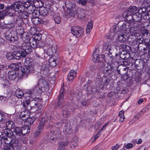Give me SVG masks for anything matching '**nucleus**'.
Here are the masks:
<instances>
[{"label":"nucleus","mask_w":150,"mask_h":150,"mask_svg":"<svg viewBox=\"0 0 150 150\" xmlns=\"http://www.w3.org/2000/svg\"><path fill=\"white\" fill-rule=\"evenodd\" d=\"M105 64V66L103 67H102L101 66H100V67L102 68H103L104 67L103 70L105 73V71L107 72H108L109 71H110L111 70L113 69V70H114V68L115 69H117V67L116 66L115 67L113 66V64Z\"/></svg>","instance_id":"obj_27"},{"label":"nucleus","mask_w":150,"mask_h":150,"mask_svg":"<svg viewBox=\"0 0 150 150\" xmlns=\"http://www.w3.org/2000/svg\"><path fill=\"white\" fill-rule=\"evenodd\" d=\"M65 4L67 9H76L77 8L73 0H67L65 1Z\"/></svg>","instance_id":"obj_20"},{"label":"nucleus","mask_w":150,"mask_h":150,"mask_svg":"<svg viewBox=\"0 0 150 150\" xmlns=\"http://www.w3.org/2000/svg\"><path fill=\"white\" fill-rule=\"evenodd\" d=\"M19 14V17L20 18L22 19H25L29 16L30 14L28 12V11H24V10L21 11L20 13H18Z\"/></svg>","instance_id":"obj_38"},{"label":"nucleus","mask_w":150,"mask_h":150,"mask_svg":"<svg viewBox=\"0 0 150 150\" xmlns=\"http://www.w3.org/2000/svg\"><path fill=\"white\" fill-rule=\"evenodd\" d=\"M62 114L63 117L67 118L70 115V112L67 108H64L62 111Z\"/></svg>","instance_id":"obj_51"},{"label":"nucleus","mask_w":150,"mask_h":150,"mask_svg":"<svg viewBox=\"0 0 150 150\" xmlns=\"http://www.w3.org/2000/svg\"><path fill=\"white\" fill-rule=\"evenodd\" d=\"M30 128L27 126L21 127L22 135H25L30 132Z\"/></svg>","instance_id":"obj_42"},{"label":"nucleus","mask_w":150,"mask_h":150,"mask_svg":"<svg viewBox=\"0 0 150 150\" xmlns=\"http://www.w3.org/2000/svg\"><path fill=\"white\" fill-rule=\"evenodd\" d=\"M132 25L131 28L129 30V31L130 32L132 35H134L135 34L138 33L139 28L137 24L132 23Z\"/></svg>","instance_id":"obj_24"},{"label":"nucleus","mask_w":150,"mask_h":150,"mask_svg":"<svg viewBox=\"0 0 150 150\" xmlns=\"http://www.w3.org/2000/svg\"><path fill=\"white\" fill-rule=\"evenodd\" d=\"M6 126L7 128L9 129H13L15 127L14 122L11 121H8L6 123Z\"/></svg>","instance_id":"obj_45"},{"label":"nucleus","mask_w":150,"mask_h":150,"mask_svg":"<svg viewBox=\"0 0 150 150\" xmlns=\"http://www.w3.org/2000/svg\"><path fill=\"white\" fill-rule=\"evenodd\" d=\"M96 71L94 69H93V68L91 67L89 71V73L90 74L88 76L90 78L93 77L94 75L96 74Z\"/></svg>","instance_id":"obj_55"},{"label":"nucleus","mask_w":150,"mask_h":150,"mask_svg":"<svg viewBox=\"0 0 150 150\" xmlns=\"http://www.w3.org/2000/svg\"><path fill=\"white\" fill-rule=\"evenodd\" d=\"M8 14V12L6 10L0 11V20L3 19L5 16Z\"/></svg>","instance_id":"obj_48"},{"label":"nucleus","mask_w":150,"mask_h":150,"mask_svg":"<svg viewBox=\"0 0 150 150\" xmlns=\"http://www.w3.org/2000/svg\"><path fill=\"white\" fill-rule=\"evenodd\" d=\"M36 30L34 28H31L29 30V33L32 35H34L36 33Z\"/></svg>","instance_id":"obj_63"},{"label":"nucleus","mask_w":150,"mask_h":150,"mask_svg":"<svg viewBox=\"0 0 150 150\" xmlns=\"http://www.w3.org/2000/svg\"><path fill=\"white\" fill-rule=\"evenodd\" d=\"M72 130L71 128L68 126H65L64 128L63 132L66 134H69L71 133Z\"/></svg>","instance_id":"obj_50"},{"label":"nucleus","mask_w":150,"mask_h":150,"mask_svg":"<svg viewBox=\"0 0 150 150\" xmlns=\"http://www.w3.org/2000/svg\"><path fill=\"white\" fill-rule=\"evenodd\" d=\"M33 4L36 8H41L43 5V3L41 0H34L32 1Z\"/></svg>","instance_id":"obj_34"},{"label":"nucleus","mask_w":150,"mask_h":150,"mask_svg":"<svg viewBox=\"0 0 150 150\" xmlns=\"http://www.w3.org/2000/svg\"><path fill=\"white\" fill-rule=\"evenodd\" d=\"M148 43L147 42H142V43L139 44L138 47L139 50L141 51L142 52L143 51L142 47L145 46Z\"/></svg>","instance_id":"obj_59"},{"label":"nucleus","mask_w":150,"mask_h":150,"mask_svg":"<svg viewBox=\"0 0 150 150\" xmlns=\"http://www.w3.org/2000/svg\"><path fill=\"white\" fill-rule=\"evenodd\" d=\"M22 33H20L21 35L22 39L24 42H27L29 39V37L26 33H23V30H21Z\"/></svg>","instance_id":"obj_39"},{"label":"nucleus","mask_w":150,"mask_h":150,"mask_svg":"<svg viewBox=\"0 0 150 150\" xmlns=\"http://www.w3.org/2000/svg\"><path fill=\"white\" fill-rule=\"evenodd\" d=\"M21 18L20 17V18H17L16 16V19H15L16 23L19 26L21 25L23 23V21Z\"/></svg>","instance_id":"obj_58"},{"label":"nucleus","mask_w":150,"mask_h":150,"mask_svg":"<svg viewBox=\"0 0 150 150\" xmlns=\"http://www.w3.org/2000/svg\"><path fill=\"white\" fill-rule=\"evenodd\" d=\"M126 18L127 20L128 21L126 23H123L120 27V29H119L118 31L121 32H123L125 33L129 31V30L131 28L132 25V20H131L130 18H129V17Z\"/></svg>","instance_id":"obj_5"},{"label":"nucleus","mask_w":150,"mask_h":150,"mask_svg":"<svg viewBox=\"0 0 150 150\" xmlns=\"http://www.w3.org/2000/svg\"><path fill=\"white\" fill-rule=\"evenodd\" d=\"M84 29L82 27L74 26L71 28L72 33L75 36L79 37L82 35L83 33Z\"/></svg>","instance_id":"obj_10"},{"label":"nucleus","mask_w":150,"mask_h":150,"mask_svg":"<svg viewBox=\"0 0 150 150\" xmlns=\"http://www.w3.org/2000/svg\"><path fill=\"white\" fill-rule=\"evenodd\" d=\"M32 14V18L38 17L39 15H40V11L35 10L31 13Z\"/></svg>","instance_id":"obj_57"},{"label":"nucleus","mask_w":150,"mask_h":150,"mask_svg":"<svg viewBox=\"0 0 150 150\" xmlns=\"http://www.w3.org/2000/svg\"><path fill=\"white\" fill-rule=\"evenodd\" d=\"M102 87L103 88L105 86L107 85L109 83L110 80L108 79L105 78H103Z\"/></svg>","instance_id":"obj_56"},{"label":"nucleus","mask_w":150,"mask_h":150,"mask_svg":"<svg viewBox=\"0 0 150 150\" xmlns=\"http://www.w3.org/2000/svg\"><path fill=\"white\" fill-rule=\"evenodd\" d=\"M51 2L47 1L46 3V8L41 7L40 9V15L42 16H45L48 14L49 11L47 9L50 8Z\"/></svg>","instance_id":"obj_13"},{"label":"nucleus","mask_w":150,"mask_h":150,"mask_svg":"<svg viewBox=\"0 0 150 150\" xmlns=\"http://www.w3.org/2000/svg\"><path fill=\"white\" fill-rule=\"evenodd\" d=\"M47 128H49L50 130H52L54 136H56L57 138L60 137V136L61 135V131L58 128L50 124L47 125Z\"/></svg>","instance_id":"obj_16"},{"label":"nucleus","mask_w":150,"mask_h":150,"mask_svg":"<svg viewBox=\"0 0 150 150\" xmlns=\"http://www.w3.org/2000/svg\"><path fill=\"white\" fill-rule=\"evenodd\" d=\"M25 2L19 1L16 2L13 7V9L18 13H20L25 9Z\"/></svg>","instance_id":"obj_9"},{"label":"nucleus","mask_w":150,"mask_h":150,"mask_svg":"<svg viewBox=\"0 0 150 150\" xmlns=\"http://www.w3.org/2000/svg\"><path fill=\"white\" fill-rule=\"evenodd\" d=\"M21 144H18L13 142L11 145H8L4 146L3 150H20L21 149Z\"/></svg>","instance_id":"obj_11"},{"label":"nucleus","mask_w":150,"mask_h":150,"mask_svg":"<svg viewBox=\"0 0 150 150\" xmlns=\"http://www.w3.org/2000/svg\"><path fill=\"white\" fill-rule=\"evenodd\" d=\"M4 130V133L5 135L4 136H6L8 137H11L13 134L12 131L9 128H5L0 125V131Z\"/></svg>","instance_id":"obj_22"},{"label":"nucleus","mask_w":150,"mask_h":150,"mask_svg":"<svg viewBox=\"0 0 150 150\" xmlns=\"http://www.w3.org/2000/svg\"><path fill=\"white\" fill-rule=\"evenodd\" d=\"M76 76V71L72 69L70 71L67 75V78L69 81H73Z\"/></svg>","instance_id":"obj_29"},{"label":"nucleus","mask_w":150,"mask_h":150,"mask_svg":"<svg viewBox=\"0 0 150 150\" xmlns=\"http://www.w3.org/2000/svg\"><path fill=\"white\" fill-rule=\"evenodd\" d=\"M5 37L10 42L16 41L18 39L17 33L13 30H8L5 33Z\"/></svg>","instance_id":"obj_3"},{"label":"nucleus","mask_w":150,"mask_h":150,"mask_svg":"<svg viewBox=\"0 0 150 150\" xmlns=\"http://www.w3.org/2000/svg\"><path fill=\"white\" fill-rule=\"evenodd\" d=\"M1 84L4 88H6L8 86L9 82L8 80L3 79L1 80Z\"/></svg>","instance_id":"obj_52"},{"label":"nucleus","mask_w":150,"mask_h":150,"mask_svg":"<svg viewBox=\"0 0 150 150\" xmlns=\"http://www.w3.org/2000/svg\"><path fill=\"white\" fill-rule=\"evenodd\" d=\"M53 19L55 23L57 24H59L61 21V18L59 13H55L53 16Z\"/></svg>","instance_id":"obj_35"},{"label":"nucleus","mask_w":150,"mask_h":150,"mask_svg":"<svg viewBox=\"0 0 150 150\" xmlns=\"http://www.w3.org/2000/svg\"><path fill=\"white\" fill-rule=\"evenodd\" d=\"M33 119L30 117H28L24 121V124L25 126H29L34 122Z\"/></svg>","instance_id":"obj_44"},{"label":"nucleus","mask_w":150,"mask_h":150,"mask_svg":"<svg viewBox=\"0 0 150 150\" xmlns=\"http://www.w3.org/2000/svg\"><path fill=\"white\" fill-rule=\"evenodd\" d=\"M98 86H97L96 88L94 86H93L91 88V91L93 93H98L99 91V88Z\"/></svg>","instance_id":"obj_60"},{"label":"nucleus","mask_w":150,"mask_h":150,"mask_svg":"<svg viewBox=\"0 0 150 150\" xmlns=\"http://www.w3.org/2000/svg\"><path fill=\"white\" fill-rule=\"evenodd\" d=\"M76 12V15L78 18L81 19L84 17L85 13V11L84 10L77 7Z\"/></svg>","instance_id":"obj_25"},{"label":"nucleus","mask_w":150,"mask_h":150,"mask_svg":"<svg viewBox=\"0 0 150 150\" xmlns=\"http://www.w3.org/2000/svg\"><path fill=\"white\" fill-rule=\"evenodd\" d=\"M0 138L3 139L4 143L8 145H11V144L13 142H16L18 144H21L19 140L16 139H12L11 137L4 136V134H3L1 131H0Z\"/></svg>","instance_id":"obj_8"},{"label":"nucleus","mask_w":150,"mask_h":150,"mask_svg":"<svg viewBox=\"0 0 150 150\" xmlns=\"http://www.w3.org/2000/svg\"><path fill=\"white\" fill-rule=\"evenodd\" d=\"M64 86H62L60 91V93L58 96V101L57 103H56V108L59 109L62 108L63 106L64 103Z\"/></svg>","instance_id":"obj_6"},{"label":"nucleus","mask_w":150,"mask_h":150,"mask_svg":"<svg viewBox=\"0 0 150 150\" xmlns=\"http://www.w3.org/2000/svg\"><path fill=\"white\" fill-rule=\"evenodd\" d=\"M139 12L141 14L142 17L144 19H148L149 17L148 11L145 8H141L139 9Z\"/></svg>","instance_id":"obj_21"},{"label":"nucleus","mask_w":150,"mask_h":150,"mask_svg":"<svg viewBox=\"0 0 150 150\" xmlns=\"http://www.w3.org/2000/svg\"><path fill=\"white\" fill-rule=\"evenodd\" d=\"M22 48L21 49L23 52H25L26 55L28 54H30L31 51V47L29 45V43L27 42H23L21 45Z\"/></svg>","instance_id":"obj_18"},{"label":"nucleus","mask_w":150,"mask_h":150,"mask_svg":"<svg viewBox=\"0 0 150 150\" xmlns=\"http://www.w3.org/2000/svg\"><path fill=\"white\" fill-rule=\"evenodd\" d=\"M45 118H43L41 119L39 124L38 129L34 134V136L35 137H38L41 134V132L43 130V128L44 125Z\"/></svg>","instance_id":"obj_15"},{"label":"nucleus","mask_w":150,"mask_h":150,"mask_svg":"<svg viewBox=\"0 0 150 150\" xmlns=\"http://www.w3.org/2000/svg\"><path fill=\"white\" fill-rule=\"evenodd\" d=\"M57 58L54 57H51L49 60L48 64L50 66L52 67H55L57 64Z\"/></svg>","instance_id":"obj_32"},{"label":"nucleus","mask_w":150,"mask_h":150,"mask_svg":"<svg viewBox=\"0 0 150 150\" xmlns=\"http://www.w3.org/2000/svg\"><path fill=\"white\" fill-rule=\"evenodd\" d=\"M99 56V55L98 54V51L97 50H95L93 52L92 56L93 60L95 62H99V66H101L102 67H103L105 66V64H104V63L103 62L100 61V58Z\"/></svg>","instance_id":"obj_14"},{"label":"nucleus","mask_w":150,"mask_h":150,"mask_svg":"<svg viewBox=\"0 0 150 150\" xmlns=\"http://www.w3.org/2000/svg\"><path fill=\"white\" fill-rule=\"evenodd\" d=\"M103 78L101 77H98L96 78L95 81L96 84L98 86V87H100V88H102V83L103 82Z\"/></svg>","instance_id":"obj_41"},{"label":"nucleus","mask_w":150,"mask_h":150,"mask_svg":"<svg viewBox=\"0 0 150 150\" xmlns=\"http://www.w3.org/2000/svg\"><path fill=\"white\" fill-rule=\"evenodd\" d=\"M111 46L109 45H107V48H105L108 52V57L111 60H112L113 56L112 55V52L110 51L111 50Z\"/></svg>","instance_id":"obj_46"},{"label":"nucleus","mask_w":150,"mask_h":150,"mask_svg":"<svg viewBox=\"0 0 150 150\" xmlns=\"http://www.w3.org/2000/svg\"><path fill=\"white\" fill-rule=\"evenodd\" d=\"M28 91L26 92L25 95V100L23 103V107L25 109L30 110L32 108H36L38 104V101L35 100H32L36 97H32L31 96H27Z\"/></svg>","instance_id":"obj_2"},{"label":"nucleus","mask_w":150,"mask_h":150,"mask_svg":"<svg viewBox=\"0 0 150 150\" xmlns=\"http://www.w3.org/2000/svg\"><path fill=\"white\" fill-rule=\"evenodd\" d=\"M93 22L92 21H91L88 23L86 28V33H89L93 28Z\"/></svg>","instance_id":"obj_43"},{"label":"nucleus","mask_w":150,"mask_h":150,"mask_svg":"<svg viewBox=\"0 0 150 150\" xmlns=\"http://www.w3.org/2000/svg\"><path fill=\"white\" fill-rule=\"evenodd\" d=\"M126 69L127 68L126 67L121 65L119 66V67H117V72L119 74H120L122 75V71L124 70L125 71H126Z\"/></svg>","instance_id":"obj_47"},{"label":"nucleus","mask_w":150,"mask_h":150,"mask_svg":"<svg viewBox=\"0 0 150 150\" xmlns=\"http://www.w3.org/2000/svg\"><path fill=\"white\" fill-rule=\"evenodd\" d=\"M32 1H28L25 2V8H27L28 12L30 14L35 10V7L33 4Z\"/></svg>","instance_id":"obj_17"},{"label":"nucleus","mask_w":150,"mask_h":150,"mask_svg":"<svg viewBox=\"0 0 150 150\" xmlns=\"http://www.w3.org/2000/svg\"><path fill=\"white\" fill-rule=\"evenodd\" d=\"M31 47L35 48L38 47V43L34 37H30L29 40V42Z\"/></svg>","instance_id":"obj_28"},{"label":"nucleus","mask_w":150,"mask_h":150,"mask_svg":"<svg viewBox=\"0 0 150 150\" xmlns=\"http://www.w3.org/2000/svg\"><path fill=\"white\" fill-rule=\"evenodd\" d=\"M15 59H19L21 57H25L26 55L25 52L21 50L19 51H15L14 52Z\"/></svg>","instance_id":"obj_23"},{"label":"nucleus","mask_w":150,"mask_h":150,"mask_svg":"<svg viewBox=\"0 0 150 150\" xmlns=\"http://www.w3.org/2000/svg\"><path fill=\"white\" fill-rule=\"evenodd\" d=\"M6 115L4 113L0 112V122H5L6 121Z\"/></svg>","instance_id":"obj_61"},{"label":"nucleus","mask_w":150,"mask_h":150,"mask_svg":"<svg viewBox=\"0 0 150 150\" xmlns=\"http://www.w3.org/2000/svg\"><path fill=\"white\" fill-rule=\"evenodd\" d=\"M150 109V103L146 106L142 110V111L144 113H145L147 112Z\"/></svg>","instance_id":"obj_64"},{"label":"nucleus","mask_w":150,"mask_h":150,"mask_svg":"<svg viewBox=\"0 0 150 150\" xmlns=\"http://www.w3.org/2000/svg\"><path fill=\"white\" fill-rule=\"evenodd\" d=\"M42 37V35L41 34H36L34 38L36 39V40L38 42H39V41L41 40Z\"/></svg>","instance_id":"obj_62"},{"label":"nucleus","mask_w":150,"mask_h":150,"mask_svg":"<svg viewBox=\"0 0 150 150\" xmlns=\"http://www.w3.org/2000/svg\"><path fill=\"white\" fill-rule=\"evenodd\" d=\"M79 138L77 137H75L73 140L72 141L70 144V147L73 150L75 149L77 146V141Z\"/></svg>","instance_id":"obj_33"},{"label":"nucleus","mask_w":150,"mask_h":150,"mask_svg":"<svg viewBox=\"0 0 150 150\" xmlns=\"http://www.w3.org/2000/svg\"><path fill=\"white\" fill-rule=\"evenodd\" d=\"M56 47L54 45H52L49 47L47 50V54L49 56H52L54 52H55Z\"/></svg>","instance_id":"obj_31"},{"label":"nucleus","mask_w":150,"mask_h":150,"mask_svg":"<svg viewBox=\"0 0 150 150\" xmlns=\"http://www.w3.org/2000/svg\"><path fill=\"white\" fill-rule=\"evenodd\" d=\"M8 77L9 79L11 80L14 79L16 77L15 71L13 70L9 71L8 73Z\"/></svg>","instance_id":"obj_37"},{"label":"nucleus","mask_w":150,"mask_h":150,"mask_svg":"<svg viewBox=\"0 0 150 150\" xmlns=\"http://www.w3.org/2000/svg\"><path fill=\"white\" fill-rule=\"evenodd\" d=\"M38 83V85H36L32 89L28 91L27 96H30L33 98L37 94L39 95L41 94L42 91L46 92L48 90L49 86L48 83L45 79H40Z\"/></svg>","instance_id":"obj_1"},{"label":"nucleus","mask_w":150,"mask_h":150,"mask_svg":"<svg viewBox=\"0 0 150 150\" xmlns=\"http://www.w3.org/2000/svg\"><path fill=\"white\" fill-rule=\"evenodd\" d=\"M118 40L121 42H125L126 39L124 37V34H119L118 36Z\"/></svg>","instance_id":"obj_53"},{"label":"nucleus","mask_w":150,"mask_h":150,"mask_svg":"<svg viewBox=\"0 0 150 150\" xmlns=\"http://www.w3.org/2000/svg\"><path fill=\"white\" fill-rule=\"evenodd\" d=\"M76 9H67L64 15L66 18L70 17H73L76 15Z\"/></svg>","instance_id":"obj_26"},{"label":"nucleus","mask_w":150,"mask_h":150,"mask_svg":"<svg viewBox=\"0 0 150 150\" xmlns=\"http://www.w3.org/2000/svg\"><path fill=\"white\" fill-rule=\"evenodd\" d=\"M15 19H16V16H12L7 17L5 20L4 23L6 25L7 29L12 28L14 27Z\"/></svg>","instance_id":"obj_7"},{"label":"nucleus","mask_w":150,"mask_h":150,"mask_svg":"<svg viewBox=\"0 0 150 150\" xmlns=\"http://www.w3.org/2000/svg\"><path fill=\"white\" fill-rule=\"evenodd\" d=\"M14 131L17 136L22 135L21 128L16 127L14 128Z\"/></svg>","instance_id":"obj_49"},{"label":"nucleus","mask_w":150,"mask_h":150,"mask_svg":"<svg viewBox=\"0 0 150 150\" xmlns=\"http://www.w3.org/2000/svg\"><path fill=\"white\" fill-rule=\"evenodd\" d=\"M50 132L47 135V139L51 140H54L55 138H57V137L54 136L52 130H50Z\"/></svg>","instance_id":"obj_54"},{"label":"nucleus","mask_w":150,"mask_h":150,"mask_svg":"<svg viewBox=\"0 0 150 150\" xmlns=\"http://www.w3.org/2000/svg\"><path fill=\"white\" fill-rule=\"evenodd\" d=\"M142 15L139 12V10H138V12H136L135 13H134L132 14V16H129V18H132V22L134 21L136 22H140L141 21L142 18Z\"/></svg>","instance_id":"obj_19"},{"label":"nucleus","mask_w":150,"mask_h":150,"mask_svg":"<svg viewBox=\"0 0 150 150\" xmlns=\"http://www.w3.org/2000/svg\"><path fill=\"white\" fill-rule=\"evenodd\" d=\"M138 12L137 7L135 6H130L128 8L127 10L125 11L122 15V16L124 18H127L132 13L133 14L136 12Z\"/></svg>","instance_id":"obj_12"},{"label":"nucleus","mask_w":150,"mask_h":150,"mask_svg":"<svg viewBox=\"0 0 150 150\" xmlns=\"http://www.w3.org/2000/svg\"><path fill=\"white\" fill-rule=\"evenodd\" d=\"M50 66L47 62L43 63L41 66V70L45 73H47L50 70Z\"/></svg>","instance_id":"obj_30"},{"label":"nucleus","mask_w":150,"mask_h":150,"mask_svg":"<svg viewBox=\"0 0 150 150\" xmlns=\"http://www.w3.org/2000/svg\"><path fill=\"white\" fill-rule=\"evenodd\" d=\"M31 21L35 25H38L42 24L43 22L41 19L38 17H33L31 18Z\"/></svg>","instance_id":"obj_36"},{"label":"nucleus","mask_w":150,"mask_h":150,"mask_svg":"<svg viewBox=\"0 0 150 150\" xmlns=\"http://www.w3.org/2000/svg\"><path fill=\"white\" fill-rule=\"evenodd\" d=\"M26 93L24 94L23 91L19 89H18L16 91V96L19 98H21L23 96H24L25 97Z\"/></svg>","instance_id":"obj_40"},{"label":"nucleus","mask_w":150,"mask_h":150,"mask_svg":"<svg viewBox=\"0 0 150 150\" xmlns=\"http://www.w3.org/2000/svg\"><path fill=\"white\" fill-rule=\"evenodd\" d=\"M34 65L33 64H30V65H25L23 66L21 70L23 76L26 77L29 74L34 72Z\"/></svg>","instance_id":"obj_4"}]
</instances>
